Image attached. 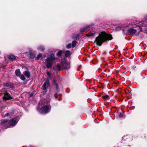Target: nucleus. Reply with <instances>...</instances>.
I'll use <instances>...</instances> for the list:
<instances>
[{"label": "nucleus", "instance_id": "obj_1", "mask_svg": "<svg viewBox=\"0 0 147 147\" xmlns=\"http://www.w3.org/2000/svg\"><path fill=\"white\" fill-rule=\"evenodd\" d=\"M133 28L128 29L127 33L133 36L137 35L140 32L146 30L147 26L146 22L141 21L140 22L136 20L131 21Z\"/></svg>", "mask_w": 147, "mask_h": 147}, {"label": "nucleus", "instance_id": "obj_2", "mask_svg": "<svg viewBox=\"0 0 147 147\" xmlns=\"http://www.w3.org/2000/svg\"><path fill=\"white\" fill-rule=\"evenodd\" d=\"M112 39L111 35L108 34L104 32H102L99 34L98 36L96 38L95 41L97 45L101 46L104 42Z\"/></svg>", "mask_w": 147, "mask_h": 147}, {"label": "nucleus", "instance_id": "obj_3", "mask_svg": "<svg viewBox=\"0 0 147 147\" xmlns=\"http://www.w3.org/2000/svg\"><path fill=\"white\" fill-rule=\"evenodd\" d=\"M50 99H44V100L40 101L39 102V106H41L42 108L39 110L38 109H37L39 112L46 113L49 112L51 110V106L50 105L49 102Z\"/></svg>", "mask_w": 147, "mask_h": 147}, {"label": "nucleus", "instance_id": "obj_4", "mask_svg": "<svg viewBox=\"0 0 147 147\" xmlns=\"http://www.w3.org/2000/svg\"><path fill=\"white\" fill-rule=\"evenodd\" d=\"M55 59L56 58L54 54H51L50 57L46 59L45 64L47 67L49 68L51 67L52 63L54 62Z\"/></svg>", "mask_w": 147, "mask_h": 147}, {"label": "nucleus", "instance_id": "obj_5", "mask_svg": "<svg viewBox=\"0 0 147 147\" xmlns=\"http://www.w3.org/2000/svg\"><path fill=\"white\" fill-rule=\"evenodd\" d=\"M18 118L17 117H15L14 118H12L10 120L9 123L11 125L14 126L16 124L18 121Z\"/></svg>", "mask_w": 147, "mask_h": 147}, {"label": "nucleus", "instance_id": "obj_6", "mask_svg": "<svg viewBox=\"0 0 147 147\" xmlns=\"http://www.w3.org/2000/svg\"><path fill=\"white\" fill-rule=\"evenodd\" d=\"M13 97L10 94L7 92L4 93V96L3 99L5 100H8L13 98Z\"/></svg>", "mask_w": 147, "mask_h": 147}, {"label": "nucleus", "instance_id": "obj_7", "mask_svg": "<svg viewBox=\"0 0 147 147\" xmlns=\"http://www.w3.org/2000/svg\"><path fill=\"white\" fill-rule=\"evenodd\" d=\"M49 81L48 80H47L44 82L42 86V89L44 90H45L47 88L49 87Z\"/></svg>", "mask_w": 147, "mask_h": 147}, {"label": "nucleus", "instance_id": "obj_8", "mask_svg": "<svg viewBox=\"0 0 147 147\" xmlns=\"http://www.w3.org/2000/svg\"><path fill=\"white\" fill-rule=\"evenodd\" d=\"M53 68L54 69L56 70H61V67L59 64H57V65H55L54 66Z\"/></svg>", "mask_w": 147, "mask_h": 147}, {"label": "nucleus", "instance_id": "obj_9", "mask_svg": "<svg viewBox=\"0 0 147 147\" xmlns=\"http://www.w3.org/2000/svg\"><path fill=\"white\" fill-rule=\"evenodd\" d=\"M24 74L25 76L27 78H29L30 77V74L28 71H24Z\"/></svg>", "mask_w": 147, "mask_h": 147}, {"label": "nucleus", "instance_id": "obj_10", "mask_svg": "<svg viewBox=\"0 0 147 147\" xmlns=\"http://www.w3.org/2000/svg\"><path fill=\"white\" fill-rule=\"evenodd\" d=\"M8 58L11 60H14L16 58V57L12 55H9L8 56Z\"/></svg>", "mask_w": 147, "mask_h": 147}, {"label": "nucleus", "instance_id": "obj_11", "mask_svg": "<svg viewBox=\"0 0 147 147\" xmlns=\"http://www.w3.org/2000/svg\"><path fill=\"white\" fill-rule=\"evenodd\" d=\"M42 54L41 53L39 54L36 57L35 59L36 60H38L39 59H41L42 58Z\"/></svg>", "mask_w": 147, "mask_h": 147}, {"label": "nucleus", "instance_id": "obj_12", "mask_svg": "<svg viewBox=\"0 0 147 147\" xmlns=\"http://www.w3.org/2000/svg\"><path fill=\"white\" fill-rule=\"evenodd\" d=\"M38 49L42 51H44L45 50L44 47L42 46H40L38 47Z\"/></svg>", "mask_w": 147, "mask_h": 147}, {"label": "nucleus", "instance_id": "obj_13", "mask_svg": "<svg viewBox=\"0 0 147 147\" xmlns=\"http://www.w3.org/2000/svg\"><path fill=\"white\" fill-rule=\"evenodd\" d=\"M86 35L88 37H93L94 36V33H91L90 34H86Z\"/></svg>", "mask_w": 147, "mask_h": 147}, {"label": "nucleus", "instance_id": "obj_14", "mask_svg": "<svg viewBox=\"0 0 147 147\" xmlns=\"http://www.w3.org/2000/svg\"><path fill=\"white\" fill-rule=\"evenodd\" d=\"M70 54V51H67L65 52V56L67 57L69 56Z\"/></svg>", "mask_w": 147, "mask_h": 147}, {"label": "nucleus", "instance_id": "obj_15", "mask_svg": "<svg viewBox=\"0 0 147 147\" xmlns=\"http://www.w3.org/2000/svg\"><path fill=\"white\" fill-rule=\"evenodd\" d=\"M17 76H19L20 74V72L19 70H16L15 72Z\"/></svg>", "mask_w": 147, "mask_h": 147}, {"label": "nucleus", "instance_id": "obj_16", "mask_svg": "<svg viewBox=\"0 0 147 147\" xmlns=\"http://www.w3.org/2000/svg\"><path fill=\"white\" fill-rule=\"evenodd\" d=\"M77 42L76 40H74L72 42V46L74 47L76 46Z\"/></svg>", "mask_w": 147, "mask_h": 147}, {"label": "nucleus", "instance_id": "obj_17", "mask_svg": "<svg viewBox=\"0 0 147 147\" xmlns=\"http://www.w3.org/2000/svg\"><path fill=\"white\" fill-rule=\"evenodd\" d=\"M7 119H4L2 120L1 121V125H3V124H5V123L7 122Z\"/></svg>", "mask_w": 147, "mask_h": 147}, {"label": "nucleus", "instance_id": "obj_18", "mask_svg": "<svg viewBox=\"0 0 147 147\" xmlns=\"http://www.w3.org/2000/svg\"><path fill=\"white\" fill-rule=\"evenodd\" d=\"M121 27L120 26H117L115 28V30L116 31H118L121 30Z\"/></svg>", "mask_w": 147, "mask_h": 147}, {"label": "nucleus", "instance_id": "obj_19", "mask_svg": "<svg viewBox=\"0 0 147 147\" xmlns=\"http://www.w3.org/2000/svg\"><path fill=\"white\" fill-rule=\"evenodd\" d=\"M87 27L86 26L84 27V28H82L80 30V31L81 32H84L86 31V29L87 28Z\"/></svg>", "mask_w": 147, "mask_h": 147}, {"label": "nucleus", "instance_id": "obj_20", "mask_svg": "<svg viewBox=\"0 0 147 147\" xmlns=\"http://www.w3.org/2000/svg\"><path fill=\"white\" fill-rule=\"evenodd\" d=\"M71 47V43H69L66 45V47L67 49H69Z\"/></svg>", "mask_w": 147, "mask_h": 147}, {"label": "nucleus", "instance_id": "obj_21", "mask_svg": "<svg viewBox=\"0 0 147 147\" xmlns=\"http://www.w3.org/2000/svg\"><path fill=\"white\" fill-rule=\"evenodd\" d=\"M20 78L23 80H25V78L24 75H22L21 76Z\"/></svg>", "mask_w": 147, "mask_h": 147}, {"label": "nucleus", "instance_id": "obj_22", "mask_svg": "<svg viewBox=\"0 0 147 147\" xmlns=\"http://www.w3.org/2000/svg\"><path fill=\"white\" fill-rule=\"evenodd\" d=\"M62 53V51H60L58 52L57 53V56H59Z\"/></svg>", "mask_w": 147, "mask_h": 147}, {"label": "nucleus", "instance_id": "obj_23", "mask_svg": "<svg viewBox=\"0 0 147 147\" xmlns=\"http://www.w3.org/2000/svg\"><path fill=\"white\" fill-rule=\"evenodd\" d=\"M47 74L49 76V78H50V77L51 75V74L50 73L49 71H47Z\"/></svg>", "mask_w": 147, "mask_h": 147}, {"label": "nucleus", "instance_id": "obj_24", "mask_svg": "<svg viewBox=\"0 0 147 147\" xmlns=\"http://www.w3.org/2000/svg\"><path fill=\"white\" fill-rule=\"evenodd\" d=\"M103 97L104 98L107 99L109 98V96L108 95H106L103 96Z\"/></svg>", "mask_w": 147, "mask_h": 147}, {"label": "nucleus", "instance_id": "obj_25", "mask_svg": "<svg viewBox=\"0 0 147 147\" xmlns=\"http://www.w3.org/2000/svg\"><path fill=\"white\" fill-rule=\"evenodd\" d=\"M119 116L120 118H122L123 117V114L122 113H120V114L119 115Z\"/></svg>", "mask_w": 147, "mask_h": 147}, {"label": "nucleus", "instance_id": "obj_26", "mask_svg": "<svg viewBox=\"0 0 147 147\" xmlns=\"http://www.w3.org/2000/svg\"><path fill=\"white\" fill-rule=\"evenodd\" d=\"M12 115L11 114V113H7L5 115V116H10V115Z\"/></svg>", "mask_w": 147, "mask_h": 147}, {"label": "nucleus", "instance_id": "obj_27", "mask_svg": "<svg viewBox=\"0 0 147 147\" xmlns=\"http://www.w3.org/2000/svg\"><path fill=\"white\" fill-rule=\"evenodd\" d=\"M4 84L5 86H6L7 87H9L10 86L9 84L8 83H5V84Z\"/></svg>", "mask_w": 147, "mask_h": 147}, {"label": "nucleus", "instance_id": "obj_28", "mask_svg": "<svg viewBox=\"0 0 147 147\" xmlns=\"http://www.w3.org/2000/svg\"><path fill=\"white\" fill-rule=\"evenodd\" d=\"M67 67H64V68H69V65H67Z\"/></svg>", "mask_w": 147, "mask_h": 147}, {"label": "nucleus", "instance_id": "obj_29", "mask_svg": "<svg viewBox=\"0 0 147 147\" xmlns=\"http://www.w3.org/2000/svg\"><path fill=\"white\" fill-rule=\"evenodd\" d=\"M55 85H56V86L57 88L58 85H57V84L55 83Z\"/></svg>", "mask_w": 147, "mask_h": 147}, {"label": "nucleus", "instance_id": "obj_30", "mask_svg": "<svg viewBox=\"0 0 147 147\" xmlns=\"http://www.w3.org/2000/svg\"><path fill=\"white\" fill-rule=\"evenodd\" d=\"M34 57V55H33V56H32V57L33 58Z\"/></svg>", "mask_w": 147, "mask_h": 147}, {"label": "nucleus", "instance_id": "obj_31", "mask_svg": "<svg viewBox=\"0 0 147 147\" xmlns=\"http://www.w3.org/2000/svg\"><path fill=\"white\" fill-rule=\"evenodd\" d=\"M63 64V66H65V65H65V64Z\"/></svg>", "mask_w": 147, "mask_h": 147}, {"label": "nucleus", "instance_id": "obj_32", "mask_svg": "<svg viewBox=\"0 0 147 147\" xmlns=\"http://www.w3.org/2000/svg\"><path fill=\"white\" fill-rule=\"evenodd\" d=\"M87 27H90V26H88Z\"/></svg>", "mask_w": 147, "mask_h": 147}, {"label": "nucleus", "instance_id": "obj_33", "mask_svg": "<svg viewBox=\"0 0 147 147\" xmlns=\"http://www.w3.org/2000/svg\"><path fill=\"white\" fill-rule=\"evenodd\" d=\"M14 112H15V113H16V111H14Z\"/></svg>", "mask_w": 147, "mask_h": 147}]
</instances>
